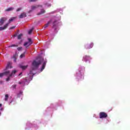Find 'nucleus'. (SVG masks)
<instances>
[{
  "mask_svg": "<svg viewBox=\"0 0 130 130\" xmlns=\"http://www.w3.org/2000/svg\"><path fill=\"white\" fill-rule=\"evenodd\" d=\"M22 48H23L22 47H18L17 48V50L20 51V50H22Z\"/></svg>",
  "mask_w": 130,
  "mask_h": 130,
  "instance_id": "nucleus-31",
  "label": "nucleus"
},
{
  "mask_svg": "<svg viewBox=\"0 0 130 130\" xmlns=\"http://www.w3.org/2000/svg\"><path fill=\"white\" fill-rule=\"evenodd\" d=\"M24 56H25V52L23 54H22L20 56V58H22V57H24Z\"/></svg>",
  "mask_w": 130,
  "mask_h": 130,
  "instance_id": "nucleus-26",
  "label": "nucleus"
},
{
  "mask_svg": "<svg viewBox=\"0 0 130 130\" xmlns=\"http://www.w3.org/2000/svg\"><path fill=\"white\" fill-rule=\"evenodd\" d=\"M61 22L59 20H56L53 21V29L54 30L55 33H57L58 30H59V26H61Z\"/></svg>",
  "mask_w": 130,
  "mask_h": 130,
  "instance_id": "nucleus-4",
  "label": "nucleus"
},
{
  "mask_svg": "<svg viewBox=\"0 0 130 130\" xmlns=\"http://www.w3.org/2000/svg\"><path fill=\"white\" fill-rule=\"evenodd\" d=\"M1 112H0V116H1Z\"/></svg>",
  "mask_w": 130,
  "mask_h": 130,
  "instance_id": "nucleus-41",
  "label": "nucleus"
},
{
  "mask_svg": "<svg viewBox=\"0 0 130 130\" xmlns=\"http://www.w3.org/2000/svg\"><path fill=\"white\" fill-rule=\"evenodd\" d=\"M38 0H29V3H34L35 2H37Z\"/></svg>",
  "mask_w": 130,
  "mask_h": 130,
  "instance_id": "nucleus-27",
  "label": "nucleus"
},
{
  "mask_svg": "<svg viewBox=\"0 0 130 130\" xmlns=\"http://www.w3.org/2000/svg\"><path fill=\"white\" fill-rule=\"evenodd\" d=\"M21 96H23V91H20L19 93L17 94V97L20 98Z\"/></svg>",
  "mask_w": 130,
  "mask_h": 130,
  "instance_id": "nucleus-20",
  "label": "nucleus"
},
{
  "mask_svg": "<svg viewBox=\"0 0 130 130\" xmlns=\"http://www.w3.org/2000/svg\"><path fill=\"white\" fill-rule=\"evenodd\" d=\"M28 42H26L24 44V46H25L26 48L28 46H30V45H31V44H32V40L30 38L28 39Z\"/></svg>",
  "mask_w": 130,
  "mask_h": 130,
  "instance_id": "nucleus-9",
  "label": "nucleus"
},
{
  "mask_svg": "<svg viewBox=\"0 0 130 130\" xmlns=\"http://www.w3.org/2000/svg\"><path fill=\"white\" fill-rule=\"evenodd\" d=\"M16 36H17V35H15L14 36V37H16Z\"/></svg>",
  "mask_w": 130,
  "mask_h": 130,
  "instance_id": "nucleus-37",
  "label": "nucleus"
},
{
  "mask_svg": "<svg viewBox=\"0 0 130 130\" xmlns=\"http://www.w3.org/2000/svg\"><path fill=\"white\" fill-rule=\"evenodd\" d=\"M42 8V6L41 5H34L31 6V10L29 11V13H31L32 11H35V10H39V9H41Z\"/></svg>",
  "mask_w": 130,
  "mask_h": 130,
  "instance_id": "nucleus-7",
  "label": "nucleus"
},
{
  "mask_svg": "<svg viewBox=\"0 0 130 130\" xmlns=\"http://www.w3.org/2000/svg\"><path fill=\"white\" fill-rule=\"evenodd\" d=\"M9 47H18V45H12L9 46Z\"/></svg>",
  "mask_w": 130,
  "mask_h": 130,
  "instance_id": "nucleus-25",
  "label": "nucleus"
},
{
  "mask_svg": "<svg viewBox=\"0 0 130 130\" xmlns=\"http://www.w3.org/2000/svg\"><path fill=\"white\" fill-rule=\"evenodd\" d=\"M13 58H14V62H16V60H17V57H16V55H14L13 56Z\"/></svg>",
  "mask_w": 130,
  "mask_h": 130,
  "instance_id": "nucleus-24",
  "label": "nucleus"
},
{
  "mask_svg": "<svg viewBox=\"0 0 130 130\" xmlns=\"http://www.w3.org/2000/svg\"><path fill=\"white\" fill-rule=\"evenodd\" d=\"M20 68L21 69H22V70H26V69L27 68H28V65H26V66H22V65H21V66H20Z\"/></svg>",
  "mask_w": 130,
  "mask_h": 130,
  "instance_id": "nucleus-18",
  "label": "nucleus"
},
{
  "mask_svg": "<svg viewBox=\"0 0 130 130\" xmlns=\"http://www.w3.org/2000/svg\"><path fill=\"white\" fill-rule=\"evenodd\" d=\"M46 62H47V59H45L44 60V59L40 57H39L38 58H37V59L34 60L32 63L31 69L30 71L29 74H28L29 77H27L24 81L19 82V84H22L23 86H25V85H28V84H29V82H30V81H32V79H33V77H31V75L34 76V75L36 74V71L38 70L39 64H41V63H43L42 68L40 70L41 72H43V70L45 69Z\"/></svg>",
  "mask_w": 130,
  "mask_h": 130,
  "instance_id": "nucleus-1",
  "label": "nucleus"
},
{
  "mask_svg": "<svg viewBox=\"0 0 130 130\" xmlns=\"http://www.w3.org/2000/svg\"><path fill=\"white\" fill-rule=\"evenodd\" d=\"M84 72H85V67L80 66L77 72L75 77L77 80H82L84 79Z\"/></svg>",
  "mask_w": 130,
  "mask_h": 130,
  "instance_id": "nucleus-3",
  "label": "nucleus"
},
{
  "mask_svg": "<svg viewBox=\"0 0 130 130\" xmlns=\"http://www.w3.org/2000/svg\"><path fill=\"white\" fill-rule=\"evenodd\" d=\"M2 106H3V104H0V108H1V107H2Z\"/></svg>",
  "mask_w": 130,
  "mask_h": 130,
  "instance_id": "nucleus-34",
  "label": "nucleus"
},
{
  "mask_svg": "<svg viewBox=\"0 0 130 130\" xmlns=\"http://www.w3.org/2000/svg\"><path fill=\"white\" fill-rule=\"evenodd\" d=\"M12 29H15V26L11 27L9 28V30H12Z\"/></svg>",
  "mask_w": 130,
  "mask_h": 130,
  "instance_id": "nucleus-32",
  "label": "nucleus"
},
{
  "mask_svg": "<svg viewBox=\"0 0 130 130\" xmlns=\"http://www.w3.org/2000/svg\"><path fill=\"white\" fill-rule=\"evenodd\" d=\"M16 73H17L16 70H13L11 74H10V71H5L2 73H0V78H3L4 76H6V77H8V78H6V81L9 82L11 77L13 78L15 77Z\"/></svg>",
  "mask_w": 130,
  "mask_h": 130,
  "instance_id": "nucleus-2",
  "label": "nucleus"
},
{
  "mask_svg": "<svg viewBox=\"0 0 130 130\" xmlns=\"http://www.w3.org/2000/svg\"><path fill=\"white\" fill-rule=\"evenodd\" d=\"M100 118L101 119H103V118H106L107 117L108 115L106 113L104 112H101L99 114Z\"/></svg>",
  "mask_w": 130,
  "mask_h": 130,
  "instance_id": "nucleus-8",
  "label": "nucleus"
},
{
  "mask_svg": "<svg viewBox=\"0 0 130 130\" xmlns=\"http://www.w3.org/2000/svg\"><path fill=\"white\" fill-rule=\"evenodd\" d=\"M33 31V29H30L29 31H28V34H31V33H32V31Z\"/></svg>",
  "mask_w": 130,
  "mask_h": 130,
  "instance_id": "nucleus-30",
  "label": "nucleus"
},
{
  "mask_svg": "<svg viewBox=\"0 0 130 130\" xmlns=\"http://www.w3.org/2000/svg\"><path fill=\"white\" fill-rule=\"evenodd\" d=\"M93 46H94L93 42H91L90 44L86 43L84 44V48H85V49H91V48H92Z\"/></svg>",
  "mask_w": 130,
  "mask_h": 130,
  "instance_id": "nucleus-6",
  "label": "nucleus"
},
{
  "mask_svg": "<svg viewBox=\"0 0 130 130\" xmlns=\"http://www.w3.org/2000/svg\"><path fill=\"white\" fill-rule=\"evenodd\" d=\"M12 102H13V101H11V102H10V104H11V103H12Z\"/></svg>",
  "mask_w": 130,
  "mask_h": 130,
  "instance_id": "nucleus-36",
  "label": "nucleus"
},
{
  "mask_svg": "<svg viewBox=\"0 0 130 130\" xmlns=\"http://www.w3.org/2000/svg\"><path fill=\"white\" fill-rule=\"evenodd\" d=\"M8 24H6L4 27H0V31H3V30H6L8 28Z\"/></svg>",
  "mask_w": 130,
  "mask_h": 130,
  "instance_id": "nucleus-12",
  "label": "nucleus"
},
{
  "mask_svg": "<svg viewBox=\"0 0 130 130\" xmlns=\"http://www.w3.org/2000/svg\"><path fill=\"white\" fill-rule=\"evenodd\" d=\"M93 116L95 118H97V116H96V114H94Z\"/></svg>",
  "mask_w": 130,
  "mask_h": 130,
  "instance_id": "nucleus-33",
  "label": "nucleus"
},
{
  "mask_svg": "<svg viewBox=\"0 0 130 130\" xmlns=\"http://www.w3.org/2000/svg\"><path fill=\"white\" fill-rule=\"evenodd\" d=\"M45 13V10L44 9H41V12L38 14V15H42V14H44Z\"/></svg>",
  "mask_w": 130,
  "mask_h": 130,
  "instance_id": "nucleus-21",
  "label": "nucleus"
},
{
  "mask_svg": "<svg viewBox=\"0 0 130 130\" xmlns=\"http://www.w3.org/2000/svg\"><path fill=\"white\" fill-rule=\"evenodd\" d=\"M16 87H17V85L14 84L12 86L11 88L14 90V89H16Z\"/></svg>",
  "mask_w": 130,
  "mask_h": 130,
  "instance_id": "nucleus-23",
  "label": "nucleus"
},
{
  "mask_svg": "<svg viewBox=\"0 0 130 130\" xmlns=\"http://www.w3.org/2000/svg\"><path fill=\"white\" fill-rule=\"evenodd\" d=\"M13 67H12V63L9 62L7 63V66H6V68L4 70V71H7V70H9V69H12Z\"/></svg>",
  "mask_w": 130,
  "mask_h": 130,
  "instance_id": "nucleus-10",
  "label": "nucleus"
},
{
  "mask_svg": "<svg viewBox=\"0 0 130 130\" xmlns=\"http://www.w3.org/2000/svg\"><path fill=\"white\" fill-rule=\"evenodd\" d=\"M15 9V8H14V7H10L8 8L7 9L5 10L6 12H11L13 10H14Z\"/></svg>",
  "mask_w": 130,
  "mask_h": 130,
  "instance_id": "nucleus-17",
  "label": "nucleus"
},
{
  "mask_svg": "<svg viewBox=\"0 0 130 130\" xmlns=\"http://www.w3.org/2000/svg\"><path fill=\"white\" fill-rule=\"evenodd\" d=\"M21 75H22V73H21L20 74H19L18 76H21Z\"/></svg>",
  "mask_w": 130,
  "mask_h": 130,
  "instance_id": "nucleus-35",
  "label": "nucleus"
},
{
  "mask_svg": "<svg viewBox=\"0 0 130 130\" xmlns=\"http://www.w3.org/2000/svg\"><path fill=\"white\" fill-rule=\"evenodd\" d=\"M15 19H16V17H12L9 19L8 22L6 24H8V26H9V24H11V22H13V21H14V20H15Z\"/></svg>",
  "mask_w": 130,
  "mask_h": 130,
  "instance_id": "nucleus-16",
  "label": "nucleus"
},
{
  "mask_svg": "<svg viewBox=\"0 0 130 130\" xmlns=\"http://www.w3.org/2000/svg\"><path fill=\"white\" fill-rule=\"evenodd\" d=\"M39 73H41V72L40 71Z\"/></svg>",
  "mask_w": 130,
  "mask_h": 130,
  "instance_id": "nucleus-42",
  "label": "nucleus"
},
{
  "mask_svg": "<svg viewBox=\"0 0 130 130\" xmlns=\"http://www.w3.org/2000/svg\"><path fill=\"white\" fill-rule=\"evenodd\" d=\"M7 18L6 17H2L0 20V26H3L4 23L6 22Z\"/></svg>",
  "mask_w": 130,
  "mask_h": 130,
  "instance_id": "nucleus-11",
  "label": "nucleus"
},
{
  "mask_svg": "<svg viewBox=\"0 0 130 130\" xmlns=\"http://www.w3.org/2000/svg\"><path fill=\"white\" fill-rule=\"evenodd\" d=\"M58 18H59V20L60 19V16H59V17H58Z\"/></svg>",
  "mask_w": 130,
  "mask_h": 130,
  "instance_id": "nucleus-38",
  "label": "nucleus"
},
{
  "mask_svg": "<svg viewBox=\"0 0 130 130\" xmlns=\"http://www.w3.org/2000/svg\"><path fill=\"white\" fill-rule=\"evenodd\" d=\"M92 58L89 55H84L82 58V61H85V62H88L90 63L91 62V60Z\"/></svg>",
  "mask_w": 130,
  "mask_h": 130,
  "instance_id": "nucleus-5",
  "label": "nucleus"
},
{
  "mask_svg": "<svg viewBox=\"0 0 130 130\" xmlns=\"http://www.w3.org/2000/svg\"><path fill=\"white\" fill-rule=\"evenodd\" d=\"M26 16V14L25 13H21L19 16V19H23V18H25Z\"/></svg>",
  "mask_w": 130,
  "mask_h": 130,
  "instance_id": "nucleus-13",
  "label": "nucleus"
},
{
  "mask_svg": "<svg viewBox=\"0 0 130 130\" xmlns=\"http://www.w3.org/2000/svg\"><path fill=\"white\" fill-rule=\"evenodd\" d=\"M1 110H3V108H1Z\"/></svg>",
  "mask_w": 130,
  "mask_h": 130,
  "instance_id": "nucleus-39",
  "label": "nucleus"
},
{
  "mask_svg": "<svg viewBox=\"0 0 130 130\" xmlns=\"http://www.w3.org/2000/svg\"><path fill=\"white\" fill-rule=\"evenodd\" d=\"M49 2H50L51 0H48Z\"/></svg>",
  "mask_w": 130,
  "mask_h": 130,
  "instance_id": "nucleus-40",
  "label": "nucleus"
},
{
  "mask_svg": "<svg viewBox=\"0 0 130 130\" xmlns=\"http://www.w3.org/2000/svg\"><path fill=\"white\" fill-rule=\"evenodd\" d=\"M21 10H22V8H18V9L16 10V12H20V11H21Z\"/></svg>",
  "mask_w": 130,
  "mask_h": 130,
  "instance_id": "nucleus-28",
  "label": "nucleus"
},
{
  "mask_svg": "<svg viewBox=\"0 0 130 130\" xmlns=\"http://www.w3.org/2000/svg\"><path fill=\"white\" fill-rule=\"evenodd\" d=\"M44 5H45L46 7H47V8H50V7H51V4L47 3L46 1L44 2Z\"/></svg>",
  "mask_w": 130,
  "mask_h": 130,
  "instance_id": "nucleus-14",
  "label": "nucleus"
},
{
  "mask_svg": "<svg viewBox=\"0 0 130 130\" xmlns=\"http://www.w3.org/2000/svg\"><path fill=\"white\" fill-rule=\"evenodd\" d=\"M5 101H8L9 100V94H5V98H4Z\"/></svg>",
  "mask_w": 130,
  "mask_h": 130,
  "instance_id": "nucleus-19",
  "label": "nucleus"
},
{
  "mask_svg": "<svg viewBox=\"0 0 130 130\" xmlns=\"http://www.w3.org/2000/svg\"><path fill=\"white\" fill-rule=\"evenodd\" d=\"M23 36V34H20V35H19L17 37L18 39H21V38H22V37Z\"/></svg>",
  "mask_w": 130,
  "mask_h": 130,
  "instance_id": "nucleus-22",
  "label": "nucleus"
},
{
  "mask_svg": "<svg viewBox=\"0 0 130 130\" xmlns=\"http://www.w3.org/2000/svg\"><path fill=\"white\" fill-rule=\"evenodd\" d=\"M56 13V11H54L50 12V14L51 15H52V14H55Z\"/></svg>",
  "mask_w": 130,
  "mask_h": 130,
  "instance_id": "nucleus-29",
  "label": "nucleus"
},
{
  "mask_svg": "<svg viewBox=\"0 0 130 130\" xmlns=\"http://www.w3.org/2000/svg\"><path fill=\"white\" fill-rule=\"evenodd\" d=\"M50 23H51V20H50L49 21H48L47 24H46L44 26V29H46V28H47V27H48V26H49V25L50 24Z\"/></svg>",
  "mask_w": 130,
  "mask_h": 130,
  "instance_id": "nucleus-15",
  "label": "nucleus"
}]
</instances>
